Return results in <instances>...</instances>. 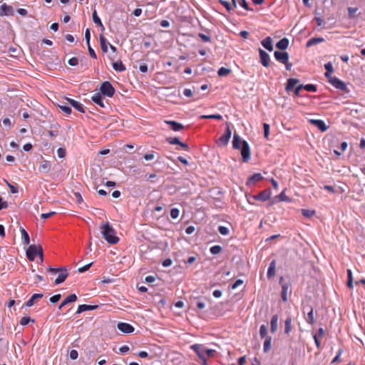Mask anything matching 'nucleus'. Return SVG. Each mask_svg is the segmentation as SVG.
Wrapping results in <instances>:
<instances>
[{
    "label": "nucleus",
    "instance_id": "f257e3e1",
    "mask_svg": "<svg viewBox=\"0 0 365 365\" xmlns=\"http://www.w3.org/2000/svg\"><path fill=\"white\" fill-rule=\"evenodd\" d=\"M101 233L103 239L110 245H115L119 241L116 236V232L108 222H103L101 225Z\"/></svg>",
    "mask_w": 365,
    "mask_h": 365
},
{
    "label": "nucleus",
    "instance_id": "f03ea898",
    "mask_svg": "<svg viewBox=\"0 0 365 365\" xmlns=\"http://www.w3.org/2000/svg\"><path fill=\"white\" fill-rule=\"evenodd\" d=\"M36 256H39L41 261L43 259V248L41 245H30L26 250V257L30 261H34Z\"/></svg>",
    "mask_w": 365,
    "mask_h": 365
},
{
    "label": "nucleus",
    "instance_id": "7ed1b4c3",
    "mask_svg": "<svg viewBox=\"0 0 365 365\" xmlns=\"http://www.w3.org/2000/svg\"><path fill=\"white\" fill-rule=\"evenodd\" d=\"M226 129L225 130V133L217 140V143L219 145L225 146L227 145L229 143V140L231 138L232 130L230 128V123H226Z\"/></svg>",
    "mask_w": 365,
    "mask_h": 365
},
{
    "label": "nucleus",
    "instance_id": "20e7f679",
    "mask_svg": "<svg viewBox=\"0 0 365 365\" xmlns=\"http://www.w3.org/2000/svg\"><path fill=\"white\" fill-rule=\"evenodd\" d=\"M100 91L103 95L110 98L113 96L115 93V88L108 81H105L101 84Z\"/></svg>",
    "mask_w": 365,
    "mask_h": 365
},
{
    "label": "nucleus",
    "instance_id": "39448f33",
    "mask_svg": "<svg viewBox=\"0 0 365 365\" xmlns=\"http://www.w3.org/2000/svg\"><path fill=\"white\" fill-rule=\"evenodd\" d=\"M241 149V155L242 161L246 163L250 159V148L248 143L246 140H242Z\"/></svg>",
    "mask_w": 365,
    "mask_h": 365
},
{
    "label": "nucleus",
    "instance_id": "423d86ee",
    "mask_svg": "<svg viewBox=\"0 0 365 365\" xmlns=\"http://www.w3.org/2000/svg\"><path fill=\"white\" fill-rule=\"evenodd\" d=\"M329 82L336 88L344 91L346 90V85L336 77L331 76L328 78Z\"/></svg>",
    "mask_w": 365,
    "mask_h": 365
},
{
    "label": "nucleus",
    "instance_id": "0eeeda50",
    "mask_svg": "<svg viewBox=\"0 0 365 365\" xmlns=\"http://www.w3.org/2000/svg\"><path fill=\"white\" fill-rule=\"evenodd\" d=\"M271 195H272L271 190L269 189H266V190L261 191L259 194L254 195L252 197L256 200L265 202L270 198Z\"/></svg>",
    "mask_w": 365,
    "mask_h": 365
},
{
    "label": "nucleus",
    "instance_id": "6e6552de",
    "mask_svg": "<svg viewBox=\"0 0 365 365\" xmlns=\"http://www.w3.org/2000/svg\"><path fill=\"white\" fill-rule=\"evenodd\" d=\"M283 280H284L283 277H281L279 279V283L282 284L281 297H282V301L284 302H286L287 301V294H288V291H289L290 284L289 283H284Z\"/></svg>",
    "mask_w": 365,
    "mask_h": 365
},
{
    "label": "nucleus",
    "instance_id": "1a4fd4ad",
    "mask_svg": "<svg viewBox=\"0 0 365 365\" xmlns=\"http://www.w3.org/2000/svg\"><path fill=\"white\" fill-rule=\"evenodd\" d=\"M117 327L120 331L125 334H130L134 331V327L130 324L125 322H119Z\"/></svg>",
    "mask_w": 365,
    "mask_h": 365
},
{
    "label": "nucleus",
    "instance_id": "9d476101",
    "mask_svg": "<svg viewBox=\"0 0 365 365\" xmlns=\"http://www.w3.org/2000/svg\"><path fill=\"white\" fill-rule=\"evenodd\" d=\"M14 9L11 6L3 4L0 6V16H13Z\"/></svg>",
    "mask_w": 365,
    "mask_h": 365
},
{
    "label": "nucleus",
    "instance_id": "9b49d317",
    "mask_svg": "<svg viewBox=\"0 0 365 365\" xmlns=\"http://www.w3.org/2000/svg\"><path fill=\"white\" fill-rule=\"evenodd\" d=\"M309 123L317 127L319 130L322 132H324L327 130L328 127L326 125L325 123L322 120H317V119H311L309 120Z\"/></svg>",
    "mask_w": 365,
    "mask_h": 365
},
{
    "label": "nucleus",
    "instance_id": "f8f14e48",
    "mask_svg": "<svg viewBox=\"0 0 365 365\" xmlns=\"http://www.w3.org/2000/svg\"><path fill=\"white\" fill-rule=\"evenodd\" d=\"M274 55L275 58L282 63H286L289 60V55L287 52L275 51Z\"/></svg>",
    "mask_w": 365,
    "mask_h": 365
},
{
    "label": "nucleus",
    "instance_id": "ddd939ff",
    "mask_svg": "<svg viewBox=\"0 0 365 365\" xmlns=\"http://www.w3.org/2000/svg\"><path fill=\"white\" fill-rule=\"evenodd\" d=\"M259 57H260L261 63L264 67L269 66V54L267 52H265L264 50L261 49V48L259 49Z\"/></svg>",
    "mask_w": 365,
    "mask_h": 365
},
{
    "label": "nucleus",
    "instance_id": "4468645a",
    "mask_svg": "<svg viewBox=\"0 0 365 365\" xmlns=\"http://www.w3.org/2000/svg\"><path fill=\"white\" fill-rule=\"evenodd\" d=\"M66 100L68 102V103L75 109H76L81 113H85L83 105L81 104L80 102L68 98H66Z\"/></svg>",
    "mask_w": 365,
    "mask_h": 365
},
{
    "label": "nucleus",
    "instance_id": "2eb2a0df",
    "mask_svg": "<svg viewBox=\"0 0 365 365\" xmlns=\"http://www.w3.org/2000/svg\"><path fill=\"white\" fill-rule=\"evenodd\" d=\"M165 123L170 125V129L173 131H180L184 128V125L177 121L174 120H165Z\"/></svg>",
    "mask_w": 365,
    "mask_h": 365
},
{
    "label": "nucleus",
    "instance_id": "dca6fc26",
    "mask_svg": "<svg viewBox=\"0 0 365 365\" xmlns=\"http://www.w3.org/2000/svg\"><path fill=\"white\" fill-rule=\"evenodd\" d=\"M190 349H192L197 354V356H199V358L200 359H204V349H203V346L202 344H192L191 346H190Z\"/></svg>",
    "mask_w": 365,
    "mask_h": 365
},
{
    "label": "nucleus",
    "instance_id": "f3484780",
    "mask_svg": "<svg viewBox=\"0 0 365 365\" xmlns=\"http://www.w3.org/2000/svg\"><path fill=\"white\" fill-rule=\"evenodd\" d=\"M68 275V272H67V269L65 268H63L58 274V277L55 280V284H59L63 283L66 277Z\"/></svg>",
    "mask_w": 365,
    "mask_h": 365
},
{
    "label": "nucleus",
    "instance_id": "a211bd4d",
    "mask_svg": "<svg viewBox=\"0 0 365 365\" xmlns=\"http://www.w3.org/2000/svg\"><path fill=\"white\" fill-rule=\"evenodd\" d=\"M51 163L48 160H43L40 165H39V167H38V170L41 172V173H48L51 170Z\"/></svg>",
    "mask_w": 365,
    "mask_h": 365
},
{
    "label": "nucleus",
    "instance_id": "6ab92c4d",
    "mask_svg": "<svg viewBox=\"0 0 365 365\" xmlns=\"http://www.w3.org/2000/svg\"><path fill=\"white\" fill-rule=\"evenodd\" d=\"M299 81L297 78H291L287 80L286 91H292L295 86H297Z\"/></svg>",
    "mask_w": 365,
    "mask_h": 365
},
{
    "label": "nucleus",
    "instance_id": "aec40b11",
    "mask_svg": "<svg viewBox=\"0 0 365 365\" xmlns=\"http://www.w3.org/2000/svg\"><path fill=\"white\" fill-rule=\"evenodd\" d=\"M262 179H263V177L260 173H255L248 179V180L247 182V185H253L255 182L260 181Z\"/></svg>",
    "mask_w": 365,
    "mask_h": 365
},
{
    "label": "nucleus",
    "instance_id": "412c9836",
    "mask_svg": "<svg viewBox=\"0 0 365 365\" xmlns=\"http://www.w3.org/2000/svg\"><path fill=\"white\" fill-rule=\"evenodd\" d=\"M278 327V316L277 314L272 316L270 321V331L272 333H275Z\"/></svg>",
    "mask_w": 365,
    "mask_h": 365
},
{
    "label": "nucleus",
    "instance_id": "4be33fe9",
    "mask_svg": "<svg viewBox=\"0 0 365 365\" xmlns=\"http://www.w3.org/2000/svg\"><path fill=\"white\" fill-rule=\"evenodd\" d=\"M43 297V294H34L25 303V306L30 307L33 306L35 301Z\"/></svg>",
    "mask_w": 365,
    "mask_h": 365
},
{
    "label": "nucleus",
    "instance_id": "5701e85b",
    "mask_svg": "<svg viewBox=\"0 0 365 365\" xmlns=\"http://www.w3.org/2000/svg\"><path fill=\"white\" fill-rule=\"evenodd\" d=\"M261 43L262 45L269 51H272L273 50L272 41L271 37H266L262 41Z\"/></svg>",
    "mask_w": 365,
    "mask_h": 365
},
{
    "label": "nucleus",
    "instance_id": "b1692460",
    "mask_svg": "<svg viewBox=\"0 0 365 365\" xmlns=\"http://www.w3.org/2000/svg\"><path fill=\"white\" fill-rule=\"evenodd\" d=\"M91 99L92 101L96 103L97 104L98 106H99L101 108H104L105 107V105L103 103V98L101 96V95L98 93H95L92 97H91Z\"/></svg>",
    "mask_w": 365,
    "mask_h": 365
},
{
    "label": "nucleus",
    "instance_id": "393cba45",
    "mask_svg": "<svg viewBox=\"0 0 365 365\" xmlns=\"http://www.w3.org/2000/svg\"><path fill=\"white\" fill-rule=\"evenodd\" d=\"M242 140H241L239 135L235 133L232 140L233 148L237 150L240 149L242 147Z\"/></svg>",
    "mask_w": 365,
    "mask_h": 365
},
{
    "label": "nucleus",
    "instance_id": "a878e982",
    "mask_svg": "<svg viewBox=\"0 0 365 365\" xmlns=\"http://www.w3.org/2000/svg\"><path fill=\"white\" fill-rule=\"evenodd\" d=\"M101 47L102 51L104 53L108 52V46H109V42L107 41L106 38L103 34H101L99 36Z\"/></svg>",
    "mask_w": 365,
    "mask_h": 365
},
{
    "label": "nucleus",
    "instance_id": "bb28decb",
    "mask_svg": "<svg viewBox=\"0 0 365 365\" xmlns=\"http://www.w3.org/2000/svg\"><path fill=\"white\" fill-rule=\"evenodd\" d=\"M289 46V40L287 38H283L280 41H279L276 47L280 50H285Z\"/></svg>",
    "mask_w": 365,
    "mask_h": 365
},
{
    "label": "nucleus",
    "instance_id": "cd10ccee",
    "mask_svg": "<svg viewBox=\"0 0 365 365\" xmlns=\"http://www.w3.org/2000/svg\"><path fill=\"white\" fill-rule=\"evenodd\" d=\"M292 331V317L288 316L284 321V333L288 335Z\"/></svg>",
    "mask_w": 365,
    "mask_h": 365
},
{
    "label": "nucleus",
    "instance_id": "c85d7f7f",
    "mask_svg": "<svg viewBox=\"0 0 365 365\" xmlns=\"http://www.w3.org/2000/svg\"><path fill=\"white\" fill-rule=\"evenodd\" d=\"M96 307H97V306L81 304V305L78 306L76 314H80L83 312L88 311V310H94Z\"/></svg>",
    "mask_w": 365,
    "mask_h": 365
},
{
    "label": "nucleus",
    "instance_id": "c756f323",
    "mask_svg": "<svg viewBox=\"0 0 365 365\" xmlns=\"http://www.w3.org/2000/svg\"><path fill=\"white\" fill-rule=\"evenodd\" d=\"M275 269H276V262L275 261H272L269 266L267 270V277L272 278L275 275Z\"/></svg>",
    "mask_w": 365,
    "mask_h": 365
},
{
    "label": "nucleus",
    "instance_id": "7c9ffc66",
    "mask_svg": "<svg viewBox=\"0 0 365 365\" xmlns=\"http://www.w3.org/2000/svg\"><path fill=\"white\" fill-rule=\"evenodd\" d=\"M113 68L116 71H124L126 68L121 61H118L113 63Z\"/></svg>",
    "mask_w": 365,
    "mask_h": 365
},
{
    "label": "nucleus",
    "instance_id": "2f4dec72",
    "mask_svg": "<svg viewBox=\"0 0 365 365\" xmlns=\"http://www.w3.org/2000/svg\"><path fill=\"white\" fill-rule=\"evenodd\" d=\"M323 41H324V39L322 37L312 38L309 39L308 41L307 42V46L310 47L317 43H322Z\"/></svg>",
    "mask_w": 365,
    "mask_h": 365
},
{
    "label": "nucleus",
    "instance_id": "473e14b6",
    "mask_svg": "<svg viewBox=\"0 0 365 365\" xmlns=\"http://www.w3.org/2000/svg\"><path fill=\"white\" fill-rule=\"evenodd\" d=\"M324 68L326 69L325 76L329 78L331 76V73L334 72L333 66L331 62L325 63Z\"/></svg>",
    "mask_w": 365,
    "mask_h": 365
},
{
    "label": "nucleus",
    "instance_id": "72a5a7b5",
    "mask_svg": "<svg viewBox=\"0 0 365 365\" xmlns=\"http://www.w3.org/2000/svg\"><path fill=\"white\" fill-rule=\"evenodd\" d=\"M271 342H272V337L271 336H267L265 338V340L264 341L263 344V350L264 352L267 353L271 349Z\"/></svg>",
    "mask_w": 365,
    "mask_h": 365
},
{
    "label": "nucleus",
    "instance_id": "f704fd0d",
    "mask_svg": "<svg viewBox=\"0 0 365 365\" xmlns=\"http://www.w3.org/2000/svg\"><path fill=\"white\" fill-rule=\"evenodd\" d=\"M92 17H93V22L96 24L100 26L101 27L102 30H104L105 28H104V26H103V25L102 22H101V19L97 15V12H96V10L93 11V14H92Z\"/></svg>",
    "mask_w": 365,
    "mask_h": 365
},
{
    "label": "nucleus",
    "instance_id": "c9c22d12",
    "mask_svg": "<svg viewBox=\"0 0 365 365\" xmlns=\"http://www.w3.org/2000/svg\"><path fill=\"white\" fill-rule=\"evenodd\" d=\"M21 237H22V239L24 240V244L26 245H29V243H30V238H29V235L27 233V232L26 231V230L22 228L21 230Z\"/></svg>",
    "mask_w": 365,
    "mask_h": 365
},
{
    "label": "nucleus",
    "instance_id": "e433bc0d",
    "mask_svg": "<svg viewBox=\"0 0 365 365\" xmlns=\"http://www.w3.org/2000/svg\"><path fill=\"white\" fill-rule=\"evenodd\" d=\"M301 212L305 217H312L315 215V210H314L302 209Z\"/></svg>",
    "mask_w": 365,
    "mask_h": 365
},
{
    "label": "nucleus",
    "instance_id": "4c0bfd02",
    "mask_svg": "<svg viewBox=\"0 0 365 365\" xmlns=\"http://www.w3.org/2000/svg\"><path fill=\"white\" fill-rule=\"evenodd\" d=\"M201 119H215V120H221L222 116L220 114H213V115H203L200 117Z\"/></svg>",
    "mask_w": 365,
    "mask_h": 365
},
{
    "label": "nucleus",
    "instance_id": "58836bf2",
    "mask_svg": "<svg viewBox=\"0 0 365 365\" xmlns=\"http://www.w3.org/2000/svg\"><path fill=\"white\" fill-rule=\"evenodd\" d=\"M275 198L278 199L279 201H284V202H290L291 200L289 197H287L285 194V191L283 190L281 193L275 197Z\"/></svg>",
    "mask_w": 365,
    "mask_h": 365
},
{
    "label": "nucleus",
    "instance_id": "ea45409f",
    "mask_svg": "<svg viewBox=\"0 0 365 365\" xmlns=\"http://www.w3.org/2000/svg\"><path fill=\"white\" fill-rule=\"evenodd\" d=\"M230 73L231 70L225 67H221L217 71V74L220 76H228Z\"/></svg>",
    "mask_w": 365,
    "mask_h": 365
},
{
    "label": "nucleus",
    "instance_id": "a19ab883",
    "mask_svg": "<svg viewBox=\"0 0 365 365\" xmlns=\"http://www.w3.org/2000/svg\"><path fill=\"white\" fill-rule=\"evenodd\" d=\"M259 336L262 339L266 338L267 336V328L264 324L260 326Z\"/></svg>",
    "mask_w": 365,
    "mask_h": 365
},
{
    "label": "nucleus",
    "instance_id": "79ce46f5",
    "mask_svg": "<svg viewBox=\"0 0 365 365\" xmlns=\"http://www.w3.org/2000/svg\"><path fill=\"white\" fill-rule=\"evenodd\" d=\"M347 11H348L349 17L350 19H353L356 16V14L358 11V8L357 7H355V8L348 7Z\"/></svg>",
    "mask_w": 365,
    "mask_h": 365
},
{
    "label": "nucleus",
    "instance_id": "37998d69",
    "mask_svg": "<svg viewBox=\"0 0 365 365\" xmlns=\"http://www.w3.org/2000/svg\"><path fill=\"white\" fill-rule=\"evenodd\" d=\"M303 89L309 91V92H316L317 91V86L313 84H307L303 85Z\"/></svg>",
    "mask_w": 365,
    "mask_h": 365
},
{
    "label": "nucleus",
    "instance_id": "c03bdc74",
    "mask_svg": "<svg viewBox=\"0 0 365 365\" xmlns=\"http://www.w3.org/2000/svg\"><path fill=\"white\" fill-rule=\"evenodd\" d=\"M30 322L34 323V319H31L29 317H24L21 318V319L20 321V324L22 325V326H26Z\"/></svg>",
    "mask_w": 365,
    "mask_h": 365
},
{
    "label": "nucleus",
    "instance_id": "a18cd8bd",
    "mask_svg": "<svg viewBox=\"0 0 365 365\" xmlns=\"http://www.w3.org/2000/svg\"><path fill=\"white\" fill-rule=\"evenodd\" d=\"M347 146H348L347 143H346V142H342V143H341V145H340L341 152H339L338 150H334V153H335L336 155H341V153H344V152L346 150Z\"/></svg>",
    "mask_w": 365,
    "mask_h": 365
},
{
    "label": "nucleus",
    "instance_id": "49530a36",
    "mask_svg": "<svg viewBox=\"0 0 365 365\" xmlns=\"http://www.w3.org/2000/svg\"><path fill=\"white\" fill-rule=\"evenodd\" d=\"M166 141L170 145H178L180 141L178 138H167Z\"/></svg>",
    "mask_w": 365,
    "mask_h": 365
},
{
    "label": "nucleus",
    "instance_id": "de8ad7c7",
    "mask_svg": "<svg viewBox=\"0 0 365 365\" xmlns=\"http://www.w3.org/2000/svg\"><path fill=\"white\" fill-rule=\"evenodd\" d=\"M210 251L212 255H217L222 251V247L220 245H215L210 248Z\"/></svg>",
    "mask_w": 365,
    "mask_h": 365
},
{
    "label": "nucleus",
    "instance_id": "09e8293b",
    "mask_svg": "<svg viewBox=\"0 0 365 365\" xmlns=\"http://www.w3.org/2000/svg\"><path fill=\"white\" fill-rule=\"evenodd\" d=\"M307 322L310 324H314V318L312 308L311 309L310 312L307 314Z\"/></svg>",
    "mask_w": 365,
    "mask_h": 365
},
{
    "label": "nucleus",
    "instance_id": "8fccbe9b",
    "mask_svg": "<svg viewBox=\"0 0 365 365\" xmlns=\"http://www.w3.org/2000/svg\"><path fill=\"white\" fill-rule=\"evenodd\" d=\"M67 304L74 302L77 300V296L75 294H71L64 299Z\"/></svg>",
    "mask_w": 365,
    "mask_h": 365
},
{
    "label": "nucleus",
    "instance_id": "3c124183",
    "mask_svg": "<svg viewBox=\"0 0 365 365\" xmlns=\"http://www.w3.org/2000/svg\"><path fill=\"white\" fill-rule=\"evenodd\" d=\"M180 214V210L178 208H173L170 210V216L173 219H176L178 217Z\"/></svg>",
    "mask_w": 365,
    "mask_h": 365
},
{
    "label": "nucleus",
    "instance_id": "603ef678",
    "mask_svg": "<svg viewBox=\"0 0 365 365\" xmlns=\"http://www.w3.org/2000/svg\"><path fill=\"white\" fill-rule=\"evenodd\" d=\"M4 182H6V184L7 185V186L9 187L10 189V192L13 194H15V193H17L18 192V189L16 187L14 186L13 185H11V183H9L6 180H4Z\"/></svg>",
    "mask_w": 365,
    "mask_h": 365
},
{
    "label": "nucleus",
    "instance_id": "864d4df0",
    "mask_svg": "<svg viewBox=\"0 0 365 365\" xmlns=\"http://www.w3.org/2000/svg\"><path fill=\"white\" fill-rule=\"evenodd\" d=\"M263 128H264V137L268 139L269 134V124L264 123L263 124Z\"/></svg>",
    "mask_w": 365,
    "mask_h": 365
},
{
    "label": "nucleus",
    "instance_id": "5fc2aeb1",
    "mask_svg": "<svg viewBox=\"0 0 365 365\" xmlns=\"http://www.w3.org/2000/svg\"><path fill=\"white\" fill-rule=\"evenodd\" d=\"M60 109L63 111L66 115H70L71 113V108L67 106H59Z\"/></svg>",
    "mask_w": 365,
    "mask_h": 365
},
{
    "label": "nucleus",
    "instance_id": "6e6d98bb",
    "mask_svg": "<svg viewBox=\"0 0 365 365\" xmlns=\"http://www.w3.org/2000/svg\"><path fill=\"white\" fill-rule=\"evenodd\" d=\"M219 232L222 235H227L229 233V230L225 226H220L218 227Z\"/></svg>",
    "mask_w": 365,
    "mask_h": 365
},
{
    "label": "nucleus",
    "instance_id": "4d7b16f0",
    "mask_svg": "<svg viewBox=\"0 0 365 365\" xmlns=\"http://www.w3.org/2000/svg\"><path fill=\"white\" fill-rule=\"evenodd\" d=\"M143 158L147 161L153 160L155 158V152L152 151L150 153H146L144 155Z\"/></svg>",
    "mask_w": 365,
    "mask_h": 365
},
{
    "label": "nucleus",
    "instance_id": "13d9d810",
    "mask_svg": "<svg viewBox=\"0 0 365 365\" xmlns=\"http://www.w3.org/2000/svg\"><path fill=\"white\" fill-rule=\"evenodd\" d=\"M61 295L60 294H55L50 297L49 300L51 303H56L61 299Z\"/></svg>",
    "mask_w": 365,
    "mask_h": 365
},
{
    "label": "nucleus",
    "instance_id": "bf43d9fd",
    "mask_svg": "<svg viewBox=\"0 0 365 365\" xmlns=\"http://www.w3.org/2000/svg\"><path fill=\"white\" fill-rule=\"evenodd\" d=\"M219 2L222 6H224L228 11H231L232 6H231L230 4L228 1H225V0H219Z\"/></svg>",
    "mask_w": 365,
    "mask_h": 365
},
{
    "label": "nucleus",
    "instance_id": "052dcab7",
    "mask_svg": "<svg viewBox=\"0 0 365 365\" xmlns=\"http://www.w3.org/2000/svg\"><path fill=\"white\" fill-rule=\"evenodd\" d=\"M66 150L63 148H59L58 150H57V154H58V158H63L66 156Z\"/></svg>",
    "mask_w": 365,
    "mask_h": 365
},
{
    "label": "nucleus",
    "instance_id": "680f3d73",
    "mask_svg": "<svg viewBox=\"0 0 365 365\" xmlns=\"http://www.w3.org/2000/svg\"><path fill=\"white\" fill-rule=\"evenodd\" d=\"M91 265H92V262H91L85 266H83L81 267H79L78 269V272L80 273H83V272L87 271L91 267Z\"/></svg>",
    "mask_w": 365,
    "mask_h": 365
},
{
    "label": "nucleus",
    "instance_id": "e2e57ef3",
    "mask_svg": "<svg viewBox=\"0 0 365 365\" xmlns=\"http://www.w3.org/2000/svg\"><path fill=\"white\" fill-rule=\"evenodd\" d=\"M68 63L70 66H75L78 65V59L76 57H73L68 60Z\"/></svg>",
    "mask_w": 365,
    "mask_h": 365
},
{
    "label": "nucleus",
    "instance_id": "0e129e2a",
    "mask_svg": "<svg viewBox=\"0 0 365 365\" xmlns=\"http://www.w3.org/2000/svg\"><path fill=\"white\" fill-rule=\"evenodd\" d=\"M54 215H56V212H48V213H43L41 215V217L43 220H46V219H48L52 216H53Z\"/></svg>",
    "mask_w": 365,
    "mask_h": 365
},
{
    "label": "nucleus",
    "instance_id": "69168bd1",
    "mask_svg": "<svg viewBox=\"0 0 365 365\" xmlns=\"http://www.w3.org/2000/svg\"><path fill=\"white\" fill-rule=\"evenodd\" d=\"M240 4L242 7H243L247 11H251L252 9L249 7L248 4L246 0H240Z\"/></svg>",
    "mask_w": 365,
    "mask_h": 365
},
{
    "label": "nucleus",
    "instance_id": "338daca9",
    "mask_svg": "<svg viewBox=\"0 0 365 365\" xmlns=\"http://www.w3.org/2000/svg\"><path fill=\"white\" fill-rule=\"evenodd\" d=\"M78 353L76 350L75 349H73L70 352V358L73 360H75L78 358Z\"/></svg>",
    "mask_w": 365,
    "mask_h": 365
},
{
    "label": "nucleus",
    "instance_id": "774afa93",
    "mask_svg": "<svg viewBox=\"0 0 365 365\" xmlns=\"http://www.w3.org/2000/svg\"><path fill=\"white\" fill-rule=\"evenodd\" d=\"M198 36L204 41V42H209L210 41V37L204 34H199Z\"/></svg>",
    "mask_w": 365,
    "mask_h": 365
}]
</instances>
